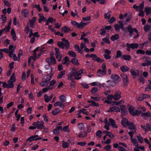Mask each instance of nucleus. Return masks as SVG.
Listing matches in <instances>:
<instances>
[{
	"instance_id": "37",
	"label": "nucleus",
	"mask_w": 151,
	"mask_h": 151,
	"mask_svg": "<svg viewBox=\"0 0 151 151\" xmlns=\"http://www.w3.org/2000/svg\"><path fill=\"white\" fill-rule=\"evenodd\" d=\"M65 70L61 71L59 73L58 75L57 76V78L59 79L62 78V76L65 75Z\"/></svg>"
},
{
	"instance_id": "27",
	"label": "nucleus",
	"mask_w": 151,
	"mask_h": 151,
	"mask_svg": "<svg viewBox=\"0 0 151 151\" xmlns=\"http://www.w3.org/2000/svg\"><path fill=\"white\" fill-rule=\"evenodd\" d=\"M130 72L131 73L132 75L133 76H138L139 72H138L137 70L134 71L132 69H131L130 70Z\"/></svg>"
},
{
	"instance_id": "16",
	"label": "nucleus",
	"mask_w": 151,
	"mask_h": 151,
	"mask_svg": "<svg viewBox=\"0 0 151 151\" xmlns=\"http://www.w3.org/2000/svg\"><path fill=\"white\" fill-rule=\"evenodd\" d=\"M106 73V72L100 69H99L97 72V75L99 77L102 76L104 75H105Z\"/></svg>"
},
{
	"instance_id": "49",
	"label": "nucleus",
	"mask_w": 151,
	"mask_h": 151,
	"mask_svg": "<svg viewBox=\"0 0 151 151\" xmlns=\"http://www.w3.org/2000/svg\"><path fill=\"white\" fill-rule=\"evenodd\" d=\"M132 48L134 49V48H137L139 46V45L136 43H132L131 44Z\"/></svg>"
},
{
	"instance_id": "23",
	"label": "nucleus",
	"mask_w": 151,
	"mask_h": 151,
	"mask_svg": "<svg viewBox=\"0 0 151 151\" xmlns=\"http://www.w3.org/2000/svg\"><path fill=\"white\" fill-rule=\"evenodd\" d=\"M70 29L69 27L65 26L61 29V31L63 32L66 33L69 31H70Z\"/></svg>"
},
{
	"instance_id": "38",
	"label": "nucleus",
	"mask_w": 151,
	"mask_h": 151,
	"mask_svg": "<svg viewBox=\"0 0 151 151\" xmlns=\"http://www.w3.org/2000/svg\"><path fill=\"white\" fill-rule=\"evenodd\" d=\"M141 116H146V117H149V116H151V114L149 111H148L147 113H141Z\"/></svg>"
},
{
	"instance_id": "10",
	"label": "nucleus",
	"mask_w": 151,
	"mask_h": 151,
	"mask_svg": "<svg viewBox=\"0 0 151 151\" xmlns=\"http://www.w3.org/2000/svg\"><path fill=\"white\" fill-rule=\"evenodd\" d=\"M122 115H125L127 114V111L126 106L124 105H122L120 106Z\"/></svg>"
},
{
	"instance_id": "6",
	"label": "nucleus",
	"mask_w": 151,
	"mask_h": 151,
	"mask_svg": "<svg viewBox=\"0 0 151 151\" xmlns=\"http://www.w3.org/2000/svg\"><path fill=\"white\" fill-rule=\"evenodd\" d=\"M121 76L123 80V85L125 87L128 84V79L127 76L124 73L121 75Z\"/></svg>"
},
{
	"instance_id": "48",
	"label": "nucleus",
	"mask_w": 151,
	"mask_h": 151,
	"mask_svg": "<svg viewBox=\"0 0 151 151\" xmlns=\"http://www.w3.org/2000/svg\"><path fill=\"white\" fill-rule=\"evenodd\" d=\"M9 81H12L15 82L16 81L15 73H14L10 78Z\"/></svg>"
},
{
	"instance_id": "26",
	"label": "nucleus",
	"mask_w": 151,
	"mask_h": 151,
	"mask_svg": "<svg viewBox=\"0 0 151 151\" xmlns=\"http://www.w3.org/2000/svg\"><path fill=\"white\" fill-rule=\"evenodd\" d=\"M121 71L123 72L127 71L129 70V68L126 66L123 65L120 67Z\"/></svg>"
},
{
	"instance_id": "22",
	"label": "nucleus",
	"mask_w": 151,
	"mask_h": 151,
	"mask_svg": "<svg viewBox=\"0 0 151 151\" xmlns=\"http://www.w3.org/2000/svg\"><path fill=\"white\" fill-rule=\"evenodd\" d=\"M121 58L123 60H131V57L130 55L125 54L123 56L121 57Z\"/></svg>"
},
{
	"instance_id": "3",
	"label": "nucleus",
	"mask_w": 151,
	"mask_h": 151,
	"mask_svg": "<svg viewBox=\"0 0 151 151\" xmlns=\"http://www.w3.org/2000/svg\"><path fill=\"white\" fill-rule=\"evenodd\" d=\"M44 122L42 120L37 121L32 123L33 126H35L37 129H42L45 127L44 125Z\"/></svg>"
},
{
	"instance_id": "39",
	"label": "nucleus",
	"mask_w": 151,
	"mask_h": 151,
	"mask_svg": "<svg viewBox=\"0 0 151 151\" xmlns=\"http://www.w3.org/2000/svg\"><path fill=\"white\" fill-rule=\"evenodd\" d=\"M14 82L12 81H8V88H13L14 87Z\"/></svg>"
},
{
	"instance_id": "33",
	"label": "nucleus",
	"mask_w": 151,
	"mask_h": 151,
	"mask_svg": "<svg viewBox=\"0 0 151 151\" xmlns=\"http://www.w3.org/2000/svg\"><path fill=\"white\" fill-rule=\"evenodd\" d=\"M111 12L109 11L107 13L104 14V18L107 19H110Z\"/></svg>"
},
{
	"instance_id": "63",
	"label": "nucleus",
	"mask_w": 151,
	"mask_h": 151,
	"mask_svg": "<svg viewBox=\"0 0 151 151\" xmlns=\"http://www.w3.org/2000/svg\"><path fill=\"white\" fill-rule=\"evenodd\" d=\"M53 133L56 135H58L60 133V131L58 129H55L53 130Z\"/></svg>"
},
{
	"instance_id": "7",
	"label": "nucleus",
	"mask_w": 151,
	"mask_h": 151,
	"mask_svg": "<svg viewBox=\"0 0 151 151\" xmlns=\"http://www.w3.org/2000/svg\"><path fill=\"white\" fill-rule=\"evenodd\" d=\"M76 71L75 69L73 70L68 75V79L69 80H70L72 78L75 77L76 75Z\"/></svg>"
},
{
	"instance_id": "47",
	"label": "nucleus",
	"mask_w": 151,
	"mask_h": 151,
	"mask_svg": "<svg viewBox=\"0 0 151 151\" xmlns=\"http://www.w3.org/2000/svg\"><path fill=\"white\" fill-rule=\"evenodd\" d=\"M55 55L56 58L58 59V61H60L62 58L61 55H60V53H55Z\"/></svg>"
},
{
	"instance_id": "52",
	"label": "nucleus",
	"mask_w": 151,
	"mask_h": 151,
	"mask_svg": "<svg viewBox=\"0 0 151 151\" xmlns=\"http://www.w3.org/2000/svg\"><path fill=\"white\" fill-rule=\"evenodd\" d=\"M71 24L74 27H78V23L75 21H72L71 22Z\"/></svg>"
},
{
	"instance_id": "60",
	"label": "nucleus",
	"mask_w": 151,
	"mask_h": 151,
	"mask_svg": "<svg viewBox=\"0 0 151 151\" xmlns=\"http://www.w3.org/2000/svg\"><path fill=\"white\" fill-rule=\"evenodd\" d=\"M100 31H101L100 33V34L101 35H104L106 33V31L105 29L103 28H102L100 30Z\"/></svg>"
},
{
	"instance_id": "43",
	"label": "nucleus",
	"mask_w": 151,
	"mask_h": 151,
	"mask_svg": "<svg viewBox=\"0 0 151 151\" xmlns=\"http://www.w3.org/2000/svg\"><path fill=\"white\" fill-rule=\"evenodd\" d=\"M70 44L68 41V40L66 42H64V46L65 47V49H68L69 47Z\"/></svg>"
},
{
	"instance_id": "58",
	"label": "nucleus",
	"mask_w": 151,
	"mask_h": 151,
	"mask_svg": "<svg viewBox=\"0 0 151 151\" xmlns=\"http://www.w3.org/2000/svg\"><path fill=\"white\" fill-rule=\"evenodd\" d=\"M136 53L137 54L140 53L141 54L143 55L145 54V52L144 51L142 50H137Z\"/></svg>"
},
{
	"instance_id": "42",
	"label": "nucleus",
	"mask_w": 151,
	"mask_h": 151,
	"mask_svg": "<svg viewBox=\"0 0 151 151\" xmlns=\"http://www.w3.org/2000/svg\"><path fill=\"white\" fill-rule=\"evenodd\" d=\"M87 135V133L86 132H81L78 135L79 137H83L86 136Z\"/></svg>"
},
{
	"instance_id": "20",
	"label": "nucleus",
	"mask_w": 151,
	"mask_h": 151,
	"mask_svg": "<svg viewBox=\"0 0 151 151\" xmlns=\"http://www.w3.org/2000/svg\"><path fill=\"white\" fill-rule=\"evenodd\" d=\"M74 47L76 50L79 53L81 54H83V51L80 48L78 44H76L74 46Z\"/></svg>"
},
{
	"instance_id": "25",
	"label": "nucleus",
	"mask_w": 151,
	"mask_h": 151,
	"mask_svg": "<svg viewBox=\"0 0 151 151\" xmlns=\"http://www.w3.org/2000/svg\"><path fill=\"white\" fill-rule=\"evenodd\" d=\"M119 38V36L118 34H115L114 35L112 36L111 37V39L113 41L115 40H117Z\"/></svg>"
},
{
	"instance_id": "21",
	"label": "nucleus",
	"mask_w": 151,
	"mask_h": 151,
	"mask_svg": "<svg viewBox=\"0 0 151 151\" xmlns=\"http://www.w3.org/2000/svg\"><path fill=\"white\" fill-rule=\"evenodd\" d=\"M11 34L13 40L15 41L16 40V36L15 31L13 28H12L11 30Z\"/></svg>"
},
{
	"instance_id": "4",
	"label": "nucleus",
	"mask_w": 151,
	"mask_h": 151,
	"mask_svg": "<svg viewBox=\"0 0 151 151\" xmlns=\"http://www.w3.org/2000/svg\"><path fill=\"white\" fill-rule=\"evenodd\" d=\"M91 57L93 58L92 60L99 63H102L104 62V60L100 59L99 57H98L97 55L95 54H92L91 55Z\"/></svg>"
},
{
	"instance_id": "13",
	"label": "nucleus",
	"mask_w": 151,
	"mask_h": 151,
	"mask_svg": "<svg viewBox=\"0 0 151 151\" xmlns=\"http://www.w3.org/2000/svg\"><path fill=\"white\" fill-rule=\"evenodd\" d=\"M53 73H51L48 74L45 76L42 79L43 81H45L47 82H49V81L50 80L51 78L53 75Z\"/></svg>"
},
{
	"instance_id": "24",
	"label": "nucleus",
	"mask_w": 151,
	"mask_h": 151,
	"mask_svg": "<svg viewBox=\"0 0 151 151\" xmlns=\"http://www.w3.org/2000/svg\"><path fill=\"white\" fill-rule=\"evenodd\" d=\"M144 11L146 13V14L148 15L151 13V8H150L148 7H146L145 8Z\"/></svg>"
},
{
	"instance_id": "46",
	"label": "nucleus",
	"mask_w": 151,
	"mask_h": 151,
	"mask_svg": "<svg viewBox=\"0 0 151 151\" xmlns=\"http://www.w3.org/2000/svg\"><path fill=\"white\" fill-rule=\"evenodd\" d=\"M63 142L62 146L64 148L68 147L70 145V144L68 142H65L64 141H63Z\"/></svg>"
},
{
	"instance_id": "8",
	"label": "nucleus",
	"mask_w": 151,
	"mask_h": 151,
	"mask_svg": "<svg viewBox=\"0 0 151 151\" xmlns=\"http://www.w3.org/2000/svg\"><path fill=\"white\" fill-rule=\"evenodd\" d=\"M120 110L116 106H113L110 107L109 110L107 111L108 112H112L113 111L118 112H120Z\"/></svg>"
},
{
	"instance_id": "15",
	"label": "nucleus",
	"mask_w": 151,
	"mask_h": 151,
	"mask_svg": "<svg viewBox=\"0 0 151 151\" xmlns=\"http://www.w3.org/2000/svg\"><path fill=\"white\" fill-rule=\"evenodd\" d=\"M121 92L120 91L117 92L115 94L114 96V99L115 100H118L121 97Z\"/></svg>"
},
{
	"instance_id": "57",
	"label": "nucleus",
	"mask_w": 151,
	"mask_h": 151,
	"mask_svg": "<svg viewBox=\"0 0 151 151\" xmlns=\"http://www.w3.org/2000/svg\"><path fill=\"white\" fill-rule=\"evenodd\" d=\"M52 64H55L56 63L55 59L54 56H51Z\"/></svg>"
},
{
	"instance_id": "11",
	"label": "nucleus",
	"mask_w": 151,
	"mask_h": 151,
	"mask_svg": "<svg viewBox=\"0 0 151 151\" xmlns=\"http://www.w3.org/2000/svg\"><path fill=\"white\" fill-rule=\"evenodd\" d=\"M111 79L114 80L115 82L118 81H119L121 80V79L119 76L115 74H113L111 75Z\"/></svg>"
},
{
	"instance_id": "64",
	"label": "nucleus",
	"mask_w": 151,
	"mask_h": 151,
	"mask_svg": "<svg viewBox=\"0 0 151 151\" xmlns=\"http://www.w3.org/2000/svg\"><path fill=\"white\" fill-rule=\"evenodd\" d=\"M106 135L111 138H113L114 137V135L112 133L110 132H108Z\"/></svg>"
},
{
	"instance_id": "50",
	"label": "nucleus",
	"mask_w": 151,
	"mask_h": 151,
	"mask_svg": "<svg viewBox=\"0 0 151 151\" xmlns=\"http://www.w3.org/2000/svg\"><path fill=\"white\" fill-rule=\"evenodd\" d=\"M44 100L46 102L48 103L49 101H50V100L49 97L47 95V94H46L44 96Z\"/></svg>"
},
{
	"instance_id": "56",
	"label": "nucleus",
	"mask_w": 151,
	"mask_h": 151,
	"mask_svg": "<svg viewBox=\"0 0 151 151\" xmlns=\"http://www.w3.org/2000/svg\"><path fill=\"white\" fill-rule=\"evenodd\" d=\"M39 15L40 18L42 21H46V18L42 14H40Z\"/></svg>"
},
{
	"instance_id": "14",
	"label": "nucleus",
	"mask_w": 151,
	"mask_h": 151,
	"mask_svg": "<svg viewBox=\"0 0 151 151\" xmlns=\"http://www.w3.org/2000/svg\"><path fill=\"white\" fill-rule=\"evenodd\" d=\"M129 122L127 118H124L121 121V124L123 126L126 127L128 125Z\"/></svg>"
},
{
	"instance_id": "35",
	"label": "nucleus",
	"mask_w": 151,
	"mask_h": 151,
	"mask_svg": "<svg viewBox=\"0 0 151 151\" xmlns=\"http://www.w3.org/2000/svg\"><path fill=\"white\" fill-rule=\"evenodd\" d=\"M57 45L59 47L63 49H64V43L63 42L61 41L58 42Z\"/></svg>"
},
{
	"instance_id": "51",
	"label": "nucleus",
	"mask_w": 151,
	"mask_h": 151,
	"mask_svg": "<svg viewBox=\"0 0 151 151\" xmlns=\"http://www.w3.org/2000/svg\"><path fill=\"white\" fill-rule=\"evenodd\" d=\"M144 28L145 31L147 32L150 29V26L149 25L146 24L144 26Z\"/></svg>"
},
{
	"instance_id": "41",
	"label": "nucleus",
	"mask_w": 151,
	"mask_h": 151,
	"mask_svg": "<svg viewBox=\"0 0 151 151\" xmlns=\"http://www.w3.org/2000/svg\"><path fill=\"white\" fill-rule=\"evenodd\" d=\"M107 82L109 83L108 85L111 86H115L116 85V83L114 81H107Z\"/></svg>"
},
{
	"instance_id": "61",
	"label": "nucleus",
	"mask_w": 151,
	"mask_h": 151,
	"mask_svg": "<svg viewBox=\"0 0 151 151\" xmlns=\"http://www.w3.org/2000/svg\"><path fill=\"white\" fill-rule=\"evenodd\" d=\"M98 91L97 88L96 87L93 88L91 90V92L92 93H96Z\"/></svg>"
},
{
	"instance_id": "36",
	"label": "nucleus",
	"mask_w": 151,
	"mask_h": 151,
	"mask_svg": "<svg viewBox=\"0 0 151 151\" xmlns=\"http://www.w3.org/2000/svg\"><path fill=\"white\" fill-rule=\"evenodd\" d=\"M77 126L81 130H83L84 129V125L83 123L78 124Z\"/></svg>"
},
{
	"instance_id": "19",
	"label": "nucleus",
	"mask_w": 151,
	"mask_h": 151,
	"mask_svg": "<svg viewBox=\"0 0 151 151\" xmlns=\"http://www.w3.org/2000/svg\"><path fill=\"white\" fill-rule=\"evenodd\" d=\"M109 121L110 123L111 124V125L113 127L117 128L118 127L116 125L115 121L111 118H110L109 119Z\"/></svg>"
},
{
	"instance_id": "30",
	"label": "nucleus",
	"mask_w": 151,
	"mask_h": 151,
	"mask_svg": "<svg viewBox=\"0 0 151 151\" xmlns=\"http://www.w3.org/2000/svg\"><path fill=\"white\" fill-rule=\"evenodd\" d=\"M133 136L132 137H130L132 142L134 145L136 146V147H138V144L137 140L135 139H134L133 138Z\"/></svg>"
},
{
	"instance_id": "31",
	"label": "nucleus",
	"mask_w": 151,
	"mask_h": 151,
	"mask_svg": "<svg viewBox=\"0 0 151 151\" xmlns=\"http://www.w3.org/2000/svg\"><path fill=\"white\" fill-rule=\"evenodd\" d=\"M70 62L73 64L76 65H79L78 60L76 58H73L70 61Z\"/></svg>"
},
{
	"instance_id": "1",
	"label": "nucleus",
	"mask_w": 151,
	"mask_h": 151,
	"mask_svg": "<svg viewBox=\"0 0 151 151\" xmlns=\"http://www.w3.org/2000/svg\"><path fill=\"white\" fill-rule=\"evenodd\" d=\"M126 29L127 31L129 33V36L130 37L132 36L133 35L134 32H135L137 34L134 36V39H137L139 36V34L138 33V31L136 28H132L130 25H129L127 27Z\"/></svg>"
},
{
	"instance_id": "32",
	"label": "nucleus",
	"mask_w": 151,
	"mask_h": 151,
	"mask_svg": "<svg viewBox=\"0 0 151 151\" xmlns=\"http://www.w3.org/2000/svg\"><path fill=\"white\" fill-rule=\"evenodd\" d=\"M60 110L58 108H56L52 112V114L53 115H56L60 112Z\"/></svg>"
},
{
	"instance_id": "59",
	"label": "nucleus",
	"mask_w": 151,
	"mask_h": 151,
	"mask_svg": "<svg viewBox=\"0 0 151 151\" xmlns=\"http://www.w3.org/2000/svg\"><path fill=\"white\" fill-rule=\"evenodd\" d=\"M90 16H87L83 18V20L84 21H89L91 20Z\"/></svg>"
},
{
	"instance_id": "40",
	"label": "nucleus",
	"mask_w": 151,
	"mask_h": 151,
	"mask_svg": "<svg viewBox=\"0 0 151 151\" xmlns=\"http://www.w3.org/2000/svg\"><path fill=\"white\" fill-rule=\"evenodd\" d=\"M128 111L130 114L133 116V114L135 110L133 108L132 106H130L129 107L128 109Z\"/></svg>"
},
{
	"instance_id": "44",
	"label": "nucleus",
	"mask_w": 151,
	"mask_h": 151,
	"mask_svg": "<svg viewBox=\"0 0 151 151\" xmlns=\"http://www.w3.org/2000/svg\"><path fill=\"white\" fill-rule=\"evenodd\" d=\"M137 137L139 142L142 143L143 142V139L142 137L140 136V134H139Z\"/></svg>"
},
{
	"instance_id": "18",
	"label": "nucleus",
	"mask_w": 151,
	"mask_h": 151,
	"mask_svg": "<svg viewBox=\"0 0 151 151\" xmlns=\"http://www.w3.org/2000/svg\"><path fill=\"white\" fill-rule=\"evenodd\" d=\"M36 17H33L32 19L29 20V22L30 25L32 28H33L34 27V24L36 22Z\"/></svg>"
},
{
	"instance_id": "28",
	"label": "nucleus",
	"mask_w": 151,
	"mask_h": 151,
	"mask_svg": "<svg viewBox=\"0 0 151 151\" xmlns=\"http://www.w3.org/2000/svg\"><path fill=\"white\" fill-rule=\"evenodd\" d=\"M49 84V82H47L45 81H43V79H42V81L40 83V84L42 87L47 86Z\"/></svg>"
},
{
	"instance_id": "55",
	"label": "nucleus",
	"mask_w": 151,
	"mask_h": 151,
	"mask_svg": "<svg viewBox=\"0 0 151 151\" xmlns=\"http://www.w3.org/2000/svg\"><path fill=\"white\" fill-rule=\"evenodd\" d=\"M118 23L119 24V26H120V28H121L123 30L125 28L124 27L123 23L121 21H119L118 22Z\"/></svg>"
},
{
	"instance_id": "5",
	"label": "nucleus",
	"mask_w": 151,
	"mask_h": 151,
	"mask_svg": "<svg viewBox=\"0 0 151 151\" xmlns=\"http://www.w3.org/2000/svg\"><path fill=\"white\" fill-rule=\"evenodd\" d=\"M144 7V2H143L142 3L140 4L139 6H137L135 4H134L133 6V7L136 9L137 11L140 12L142 11Z\"/></svg>"
},
{
	"instance_id": "54",
	"label": "nucleus",
	"mask_w": 151,
	"mask_h": 151,
	"mask_svg": "<svg viewBox=\"0 0 151 151\" xmlns=\"http://www.w3.org/2000/svg\"><path fill=\"white\" fill-rule=\"evenodd\" d=\"M63 105V103L61 102H60L59 101H58L56 102L54 104V106H62Z\"/></svg>"
},
{
	"instance_id": "9",
	"label": "nucleus",
	"mask_w": 151,
	"mask_h": 151,
	"mask_svg": "<svg viewBox=\"0 0 151 151\" xmlns=\"http://www.w3.org/2000/svg\"><path fill=\"white\" fill-rule=\"evenodd\" d=\"M83 73L82 70H81L77 72L76 71V75L74 78V79L79 80L81 78V76H80L81 74Z\"/></svg>"
},
{
	"instance_id": "17",
	"label": "nucleus",
	"mask_w": 151,
	"mask_h": 151,
	"mask_svg": "<svg viewBox=\"0 0 151 151\" xmlns=\"http://www.w3.org/2000/svg\"><path fill=\"white\" fill-rule=\"evenodd\" d=\"M88 23L89 22L84 23L82 22H81L80 23H78L79 25H78L77 28L79 29H82L85 26L87 25Z\"/></svg>"
},
{
	"instance_id": "2",
	"label": "nucleus",
	"mask_w": 151,
	"mask_h": 151,
	"mask_svg": "<svg viewBox=\"0 0 151 151\" xmlns=\"http://www.w3.org/2000/svg\"><path fill=\"white\" fill-rule=\"evenodd\" d=\"M128 129L131 131L128 133V134L130 137H132L133 136V134L136 132V127L135 125L132 123L129 122V124L128 125Z\"/></svg>"
},
{
	"instance_id": "45",
	"label": "nucleus",
	"mask_w": 151,
	"mask_h": 151,
	"mask_svg": "<svg viewBox=\"0 0 151 151\" xmlns=\"http://www.w3.org/2000/svg\"><path fill=\"white\" fill-rule=\"evenodd\" d=\"M59 100L62 103L65 102V98L63 95H61L59 97Z\"/></svg>"
},
{
	"instance_id": "12",
	"label": "nucleus",
	"mask_w": 151,
	"mask_h": 151,
	"mask_svg": "<svg viewBox=\"0 0 151 151\" xmlns=\"http://www.w3.org/2000/svg\"><path fill=\"white\" fill-rule=\"evenodd\" d=\"M14 47L12 45H10L9 47V56L12 58L13 56V54L14 52V50L12 49Z\"/></svg>"
},
{
	"instance_id": "34",
	"label": "nucleus",
	"mask_w": 151,
	"mask_h": 151,
	"mask_svg": "<svg viewBox=\"0 0 151 151\" xmlns=\"http://www.w3.org/2000/svg\"><path fill=\"white\" fill-rule=\"evenodd\" d=\"M69 55L72 57L75 58L76 57V53L72 51H69L68 53Z\"/></svg>"
},
{
	"instance_id": "29",
	"label": "nucleus",
	"mask_w": 151,
	"mask_h": 151,
	"mask_svg": "<svg viewBox=\"0 0 151 151\" xmlns=\"http://www.w3.org/2000/svg\"><path fill=\"white\" fill-rule=\"evenodd\" d=\"M28 11L26 9H23L22 11V15L24 17H27L28 14Z\"/></svg>"
},
{
	"instance_id": "53",
	"label": "nucleus",
	"mask_w": 151,
	"mask_h": 151,
	"mask_svg": "<svg viewBox=\"0 0 151 151\" xmlns=\"http://www.w3.org/2000/svg\"><path fill=\"white\" fill-rule=\"evenodd\" d=\"M141 112L142 111H139L138 110H135L134 114H133V116L136 115L138 116L140 114L142 113Z\"/></svg>"
},
{
	"instance_id": "62",
	"label": "nucleus",
	"mask_w": 151,
	"mask_h": 151,
	"mask_svg": "<svg viewBox=\"0 0 151 151\" xmlns=\"http://www.w3.org/2000/svg\"><path fill=\"white\" fill-rule=\"evenodd\" d=\"M114 27L115 29V30L117 31H119V30L120 27L119 25L117 24H115L114 25Z\"/></svg>"
}]
</instances>
